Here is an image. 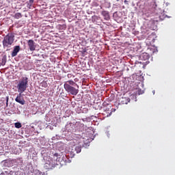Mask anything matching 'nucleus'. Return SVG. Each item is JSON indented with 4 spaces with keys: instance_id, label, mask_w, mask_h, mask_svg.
<instances>
[{
    "instance_id": "obj_4",
    "label": "nucleus",
    "mask_w": 175,
    "mask_h": 175,
    "mask_svg": "<svg viewBox=\"0 0 175 175\" xmlns=\"http://www.w3.org/2000/svg\"><path fill=\"white\" fill-rule=\"evenodd\" d=\"M64 87L66 92H68V94H70V95L76 96L79 94V89L70 85L68 83H64Z\"/></svg>"
},
{
    "instance_id": "obj_23",
    "label": "nucleus",
    "mask_w": 175,
    "mask_h": 175,
    "mask_svg": "<svg viewBox=\"0 0 175 175\" xmlns=\"http://www.w3.org/2000/svg\"><path fill=\"white\" fill-rule=\"evenodd\" d=\"M14 126L15 128H17L18 129H19V128H21V126H23V125H21V123L20 122H16L14 124Z\"/></svg>"
},
{
    "instance_id": "obj_27",
    "label": "nucleus",
    "mask_w": 175,
    "mask_h": 175,
    "mask_svg": "<svg viewBox=\"0 0 175 175\" xmlns=\"http://www.w3.org/2000/svg\"><path fill=\"white\" fill-rule=\"evenodd\" d=\"M136 95H137L136 93L134 94H132L131 96V99H135V102H137V99H136Z\"/></svg>"
},
{
    "instance_id": "obj_35",
    "label": "nucleus",
    "mask_w": 175,
    "mask_h": 175,
    "mask_svg": "<svg viewBox=\"0 0 175 175\" xmlns=\"http://www.w3.org/2000/svg\"><path fill=\"white\" fill-rule=\"evenodd\" d=\"M80 142H84V138H80Z\"/></svg>"
},
{
    "instance_id": "obj_25",
    "label": "nucleus",
    "mask_w": 175,
    "mask_h": 175,
    "mask_svg": "<svg viewBox=\"0 0 175 175\" xmlns=\"http://www.w3.org/2000/svg\"><path fill=\"white\" fill-rule=\"evenodd\" d=\"M15 18H21L22 16H21V13L20 12H18L16 14H15V16H14Z\"/></svg>"
},
{
    "instance_id": "obj_17",
    "label": "nucleus",
    "mask_w": 175,
    "mask_h": 175,
    "mask_svg": "<svg viewBox=\"0 0 175 175\" xmlns=\"http://www.w3.org/2000/svg\"><path fill=\"white\" fill-rule=\"evenodd\" d=\"M57 28L60 31H65V29H66V23H63L62 25H57Z\"/></svg>"
},
{
    "instance_id": "obj_5",
    "label": "nucleus",
    "mask_w": 175,
    "mask_h": 175,
    "mask_svg": "<svg viewBox=\"0 0 175 175\" xmlns=\"http://www.w3.org/2000/svg\"><path fill=\"white\" fill-rule=\"evenodd\" d=\"M66 132H69L70 133H72V132L76 131V123L72 122H67L65 126Z\"/></svg>"
},
{
    "instance_id": "obj_22",
    "label": "nucleus",
    "mask_w": 175,
    "mask_h": 175,
    "mask_svg": "<svg viewBox=\"0 0 175 175\" xmlns=\"http://www.w3.org/2000/svg\"><path fill=\"white\" fill-rule=\"evenodd\" d=\"M0 65H2L3 66L6 65V57H3L1 59V63Z\"/></svg>"
},
{
    "instance_id": "obj_16",
    "label": "nucleus",
    "mask_w": 175,
    "mask_h": 175,
    "mask_svg": "<svg viewBox=\"0 0 175 175\" xmlns=\"http://www.w3.org/2000/svg\"><path fill=\"white\" fill-rule=\"evenodd\" d=\"M13 163H15V165H17L18 166H21L23 165V159L22 158H18L16 159L12 160Z\"/></svg>"
},
{
    "instance_id": "obj_11",
    "label": "nucleus",
    "mask_w": 175,
    "mask_h": 175,
    "mask_svg": "<svg viewBox=\"0 0 175 175\" xmlns=\"http://www.w3.org/2000/svg\"><path fill=\"white\" fill-rule=\"evenodd\" d=\"M12 163H13V161H10V160H4L1 161V165H3V166L7 167H10Z\"/></svg>"
},
{
    "instance_id": "obj_32",
    "label": "nucleus",
    "mask_w": 175,
    "mask_h": 175,
    "mask_svg": "<svg viewBox=\"0 0 175 175\" xmlns=\"http://www.w3.org/2000/svg\"><path fill=\"white\" fill-rule=\"evenodd\" d=\"M111 116V111L110 113L108 112L107 117H110Z\"/></svg>"
},
{
    "instance_id": "obj_20",
    "label": "nucleus",
    "mask_w": 175,
    "mask_h": 175,
    "mask_svg": "<svg viewBox=\"0 0 175 175\" xmlns=\"http://www.w3.org/2000/svg\"><path fill=\"white\" fill-rule=\"evenodd\" d=\"M65 84H69L71 86L77 85V84H76V83H75V81H73L72 80L68 81L66 83H65Z\"/></svg>"
},
{
    "instance_id": "obj_15",
    "label": "nucleus",
    "mask_w": 175,
    "mask_h": 175,
    "mask_svg": "<svg viewBox=\"0 0 175 175\" xmlns=\"http://www.w3.org/2000/svg\"><path fill=\"white\" fill-rule=\"evenodd\" d=\"M130 102H131V98L128 97H122V98L120 99V103L122 105H128V103H129Z\"/></svg>"
},
{
    "instance_id": "obj_18",
    "label": "nucleus",
    "mask_w": 175,
    "mask_h": 175,
    "mask_svg": "<svg viewBox=\"0 0 175 175\" xmlns=\"http://www.w3.org/2000/svg\"><path fill=\"white\" fill-rule=\"evenodd\" d=\"M12 154H15L16 155H17V154H20V152H21V150L14 148L12 149Z\"/></svg>"
},
{
    "instance_id": "obj_41",
    "label": "nucleus",
    "mask_w": 175,
    "mask_h": 175,
    "mask_svg": "<svg viewBox=\"0 0 175 175\" xmlns=\"http://www.w3.org/2000/svg\"><path fill=\"white\" fill-rule=\"evenodd\" d=\"M0 66H1V64H0Z\"/></svg>"
},
{
    "instance_id": "obj_9",
    "label": "nucleus",
    "mask_w": 175,
    "mask_h": 175,
    "mask_svg": "<svg viewBox=\"0 0 175 175\" xmlns=\"http://www.w3.org/2000/svg\"><path fill=\"white\" fill-rule=\"evenodd\" d=\"M21 94L23 93H19V94L15 98V100L17 102V103H20V105H25V100L21 96Z\"/></svg>"
},
{
    "instance_id": "obj_33",
    "label": "nucleus",
    "mask_w": 175,
    "mask_h": 175,
    "mask_svg": "<svg viewBox=\"0 0 175 175\" xmlns=\"http://www.w3.org/2000/svg\"><path fill=\"white\" fill-rule=\"evenodd\" d=\"M33 1H35V0H29V3H32L33 4Z\"/></svg>"
},
{
    "instance_id": "obj_31",
    "label": "nucleus",
    "mask_w": 175,
    "mask_h": 175,
    "mask_svg": "<svg viewBox=\"0 0 175 175\" xmlns=\"http://www.w3.org/2000/svg\"><path fill=\"white\" fill-rule=\"evenodd\" d=\"M105 111H110V108H105Z\"/></svg>"
},
{
    "instance_id": "obj_24",
    "label": "nucleus",
    "mask_w": 175,
    "mask_h": 175,
    "mask_svg": "<svg viewBox=\"0 0 175 175\" xmlns=\"http://www.w3.org/2000/svg\"><path fill=\"white\" fill-rule=\"evenodd\" d=\"M88 141L83 145V147H85V148H87V147H90V139H88Z\"/></svg>"
},
{
    "instance_id": "obj_14",
    "label": "nucleus",
    "mask_w": 175,
    "mask_h": 175,
    "mask_svg": "<svg viewBox=\"0 0 175 175\" xmlns=\"http://www.w3.org/2000/svg\"><path fill=\"white\" fill-rule=\"evenodd\" d=\"M20 51V46H16L14 48V50L12 51V53L11 54L12 57H16L18 52Z\"/></svg>"
},
{
    "instance_id": "obj_6",
    "label": "nucleus",
    "mask_w": 175,
    "mask_h": 175,
    "mask_svg": "<svg viewBox=\"0 0 175 175\" xmlns=\"http://www.w3.org/2000/svg\"><path fill=\"white\" fill-rule=\"evenodd\" d=\"M0 175H24L20 170H8L1 173Z\"/></svg>"
},
{
    "instance_id": "obj_36",
    "label": "nucleus",
    "mask_w": 175,
    "mask_h": 175,
    "mask_svg": "<svg viewBox=\"0 0 175 175\" xmlns=\"http://www.w3.org/2000/svg\"><path fill=\"white\" fill-rule=\"evenodd\" d=\"M107 135L108 137H109V132H107Z\"/></svg>"
},
{
    "instance_id": "obj_3",
    "label": "nucleus",
    "mask_w": 175,
    "mask_h": 175,
    "mask_svg": "<svg viewBox=\"0 0 175 175\" xmlns=\"http://www.w3.org/2000/svg\"><path fill=\"white\" fill-rule=\"evenodd\" d=\"M14 43V35L12 33L7 34L3 40V49H9Z\"/></svg>"
},
{
    "instance_id": "obj_29",
    "label": "nucleus",
    "mask_w": 175,
    "mask_h": 175,
    "mask_svg": "<svg viewBox=\"0 0 175 175\" xmlns=\"http://www.w3.org/2000/svg\"><path fill=\"white\" fill-rule=\"evenodd\" d=\"M165 17H166V16H165V15H160L159 16V18H160V20H163L164 18H165Z\"/></svg>"
},
{
    "instance_id": "obj_28",
    "label": "nucleus",
    "mask_w": 175,
    "mask_h": 175,
    "mask_svg": "<svg viewBox=\"0 0 175 175\" xmlns=\"http://www.w3.org/2000/svg\"><path fill=\"white\" fill-rule=\"evenodd\" d=\"M67 77L68 79H72V77H75V76H73L72 74H68Z\"/></svg>"
},
{
    "instance_id": "obj_37",
    "label": "nucleus",
    "mask_w": 175,
    "mask_h": 175,
    "mask_svg": "<svg viewBox=\"0 0 175 175\" xmlns=\"http://www.w3.org/2000/svg\"><path fill=\"white\" fill-rule=\"evenodd\" d=\"M152 94H153V95L155 94V90L152 91Z\"/></svg>"
},
{
    "instance_id": "obj_39",
    "label": "nucleus",
    "mask_w": 175,
    "mask_h": 175,
    "mask_svg": "<svg viewBox=\"0 0 175 175\" xmlns=\"http://www.w3.org/2000/svg\"><path fill=\"white\" fill-rule=\"evenodd\" d=\"M62 21L63 23H65V21H64V20H62Z\"/></svg>"
},
{
    "instance_id": "obj_40",
    "label": "nucleus",
    "mask_w": 175,
    "mask_h": 175,
    "mask_svg": "<svg viewBox=\"0 0 175 175\" xmlns=\"http://www.w3.org/2000/svg\"><path fill=\"white\" fill-rule=\"evenodd\" d=\"M31 128H32V129H33V126H31Z\"/></svg>"
},
{
    "instance_id": "obj_21",
    "label": "nucleus",
    "mask_w": 175,
    "mask_h": 175,
    "mask_svg": "<svg viewBox=\"0 0 175 175\" xmlns=\"http://www.w3.org/2000/svg\"><path fill=\"white\" fill-rule=\"evenodd\" d=\"M32 175H46V174L38 170V171H36L34 174H32Z\"/></svg>"
},
{
    "instance_id": "obj_1",
    "label": "nucleus",
    "mask_w": 175,
    "mask_h": 175,
    "mask_svg": "<svg viewBox=\"0 0 175 175\" xmlns=\"http://www.w3.org/2000/svg\"><path fill=\"white\" fill-rule=\"evenodd\" d=\"M43 162H44V167L45 169H53V167H55V166L58 165H62V159L59 157V154L58 153H55L52 157L50 156H43Z\"/></svg>"
},
{
    "instance_id": "obj_8",
    "label": "nucleus",
    "mask_w": 175,
    "mask_h": 175,
    "mask_svg": "<svg viewBox=\"0 0 175 175\" xmlns=\"http://www.w3.org/2000/svg\"><path fill=\"white\" fill-rule=\"evenodd\" d=\"M27 46H29L30 51H35V50H36V44L33 40H29L27 41Z\"/></svg>"
},
{
    "instance_id": "obj_10",
    "label": "nucleus",
    "mask_w": 175,
    "mask_h": 175,
    "mask_svg": "<svg viewBox=\"0 0 175 175\" xmlns=\"http://www.w3.org/2000/svg\"><path fill=\"white\" fill-rule=\"evenodd\" d=\"M75 126H77V129L80 132H83L85 129L84 124L80 123V122H77L75 123Z\"/></svg>"
},
{
    "instance_id": "obj_19",
    "label": "nucleus",
    "mask_w": 175,
    "mask_h": 175,
    "mask_svg": "<svg viewBox=\"0 0 175 175\" xmlns=\"http://www.w3.org/2000/svg\"><path fill=\"white\" fill-rule=\"evenodd\" d=\"M135 94L137 95H142V94H144V90H142L140 88L136 89Z\"/></svg>"
},
{
    "instance_id": "obj_2",
    "label": "nucleus",
    "mask_w": 175,
    "mask_h": 175,
    "mask_svg": "<svg viewBox=\"0 0 175 175\" xmlns=\"http://www.w3.org/2000/svg\"><path fill=\"white\" fill-rule=\"evenodd\" d=\"M16 88L18 90V92L23 94V92H25V91H27V88H28V77H22L16 86Z\"/></svg>"
},
{
    "instance_id": "obj_34",
    "label": "nucleus",
    "mask_w": 175,
    "mask_h": 175,
    "mask_svg": "<svg viewBox=\"0 0 175 175\" xmlns=\"http://www.w3.org/2000/svg\"><path fill=\"white\" fill-rule=\"evenodd\" d=\"M6 102H7V103L9 102V97H6Z\"/></svg>"
},
{
    "instance_id": "obj_30",
    "label": "nucleus",
    "mask_w": 175,
    "mask_h": 175,
    "mask_svg": "<svg viewBox=\"0 0 175 175\" xmlns=\"http://www.w3.org/2000/svg\"><path fill=\"white\" fill-rule=\"evenodd\" d=\"M31 7H32V3H27V8L29 9H31Z\"/></svg>"
},
{
    "instance_id": "obj_13",
    "label": "nucleus",
    "mask_w": 175,
    "mask_h": 175,
    "mask_svg": "<svg viewBox=\"0 0 175 175\" xmlns=\"http://www.w3.org/2000/svg\"><path fill=\"white\" fill-rule=\"evenodd\" d=\"M150 58V55L147 53H144L139 56V59L142 61H147Z\"/></svg>"
},
{
    "instance_id": "obj_38",
    "label": "nucleus",
    "mask_w": 175,
    "mask_h": 175,
    "mask_svg": "<svg viewBox=\"0 0 175 175\" xmlns=\"http://www.w3.org/2000/svg\"><path fill=\"white\" fill-rule=\"evenodd\" d=\"M41 154H44V151L42 150V152H41Z\"/></svg>"
},
{
    "instance_id": "obj_12",
    "label": "nucleus",
    "mask_w": 175,
    "mask_h": 175,
    "mask_svg": "<svg viewBox=\"0 0 175 175\" xmlns=\"http://www.w3.org/2000/svg\"><path fill=\"white\" fill-rule=\"evenodd\" d=\"M101 14L104 17V19L106 20V21H109V20H110V14H109L108 11H103Z\"/></svg>"
},
{
    "instance_id": "obj_26",
    "label": "nucleus",
    "mask_w": 175,
    "mask_h": 175,
    "mask_svg": "<svg viewBox=\"0 0 175 175\" xmlns=\"http://www.w3.org/2000/svg\"><path fill=\"white\" fill-rule=\"evenodd\" d=\"M59 139H61V136H59L58 135H56L55 137H52V140H58Z\"/></svg>"
},
{
    "instance_id": "obj_7",
    "label": "nucleus",
    "mask_w": 175,
    "mask_h": 175,
    "mask_svg": "<svg viewBox=\"0 0 175 175\" xmlns=\"http://www.w3.org/2000/svg\"><path fill=\"white\" fill-rule=\"evenodd\" d=\"M79 152H81V146H74L72 150L70 151V155L71 158H73V157H75L76 154H79Z\"/></svg>"
}]
</instances>
